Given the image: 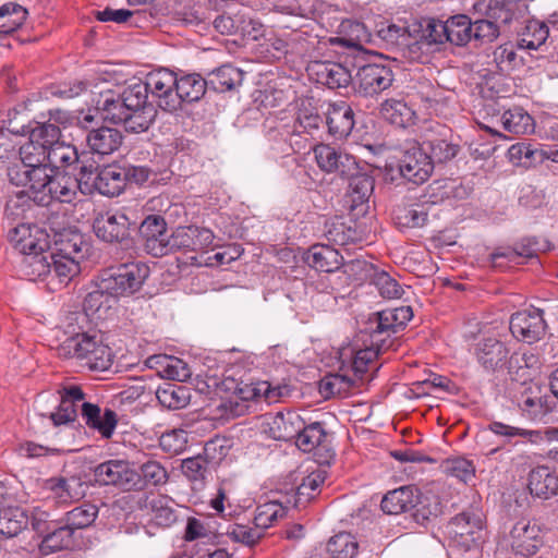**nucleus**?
Wrapping results in <instances>:
<instances>
[{"instance_id": "obj_1", "label": "nucleus", "mask_w": 558, "mask_h": 558, "mask_svg": "<svg viewBox=\"0 0 558 558\" xmlns=\"http://www.w3.org/2000/svg\"><path fill=\"white\" fill-rule=\"evenodd\" d=\"M58 125L51 122L37 123L29 132L28 142L23 144L19 153L5 166L8 181L15 186L26 187L34 179L37 182L48 171V144L56 141Z\"/></svg>"}, {"instance_id": "obj_2", "label": "nucleus", "mask_w": 558, "mask_h": 558, "mask_svg": "<svg viewBox=\"0 0 558 558\" xmlns=\"http://www.w3.org/2000/svg\"><path fill=\"white\" fill-rule=\"evenodd\" d=\"M44 177L37 182L34 179L26 185L27 190L19 191L15 199H9L5 205V211L13 214V209L24 210V206L29 199L41 206H48L51 202L72 203L77 196V182L75 179L64 172L49 168Z\"/></svg>"}, {"instance_id": "obj_3", "label": "nucleus", "mask_w": 558, "mask_h": 558, "mask_svg": "<svg viewBox=\"0 0 558 558\" xmlns=\"http://www.w3.org/2000/svg\"><path fill=\"white\" fill-rule=\"evenodd\" d=\"M57 350L60 356L75 357L90 371H107L113 362L111 349L97 333L73 332L58 345Z\"/></svg>"}, {"instance_id": "obj_4", "label": "nucleus", "mask_w": 558, "mask_h": 558, "mask_svg": "<svg viewBox=\"0 0 558 558\" xmlns=\"http://www.w3.org/2000/svg\"><path fill=\"white\" fill-rule=\"evenodd\" d=\"M149 275V268L143 263L121 264L106 270L101 276L102 288L113 295L129 296L137 292Z\"/></svg>"}, {"instance_id": "obj_5", "label": "nucleus", "mask_w": 558, "mask_h": 558, "mask_svg": "<svg viewBox=\"0 0 558 558\" xmlns=\"http://www.w3.org/2000/svg\"><path fill=\"white\" fill-rule=\"evenodd\" d=\"M119 94L128 113H131L129 131L141 133L148 130L155 119L156 110L154 106L147 101L148 94L144 84L138 81L126 87H119Z\"/></svg>"}, {"instance_id": "obj_6", "label": "nucleus", "mask_w": 558, "mask_h": 558, "mask_svg": "<svg viewBox=\"0 0 558 558\" xmlns=\"http://www.w3.org/2000/svg\"><path fill=\"white\" fill-rule=\"evenodd\" d=\"M90 94V102L102 120L109 121L113 124H123L125 130L129 131V119H131V113H128L124 105L122 104L119 87L113 86L107 80H104L102 82L94 85Z\"/></svg>"}, {"instance_id": "obj_7", "label": "nucleus", "mask_w": 558, "mask_h": 558, "mask_svg": "<svg viewBox=\"0 0 558 558\" xmlns=\"http://www.w3.org/2000/svg\"><path fill=\"white\" fill-rule=\"evenodd\" d=\"M94 481L99 486H114L125 492L142 489L138 472L126 460H108L93 470Z\"/></svg>"}, {"instance_id": "obj_8", "label": "nucleus", "mask_w": 558, "mask_h": 558, "mask_svg": "<svg viewBox=\"0 0 558 558\" xmlns=\"http://www.w3.org/2000/svg\"><path fill=\"white\" fill-rule=\"evenodd\" d=\"M400 175L413 184L420 185L428 180L434 171V165L428 153L417 142L404 145L398 159Z\"/></svg>"}, {"instance_id": "obj_9", "label": "nucleus", "mask_w": 558, "mask_h": 558, "mask_svg": "<svg viewBox=\"0 0 558 558\" xmlns=\"http://www.w3.org/2000/svg\"><path fill=\"white\" fill-rule=\"evenodd\" d=\"M177 74L168 69H158L149 72L142 82L147 94L156 100L159 108L167 112L178 111L175 92Z\"/></svg>"}, {"instance_id": "obj_10", "label": "nucleus", "mask_w": 558, "mask_h": 558, "mask_svg": "<svg viewBox=\"0 0 558 558\" xmlns=\"http://www.w3.org/2000/svg\"><path fill=\"white\" fill-rule=\"evenodd\" d=\"M448 529L459 545L471 548L477 545L483 537V513L475 508L463 511L451 519Z\"/></svg>"}, {"instance_id": "obj_11", "label": "nucleus", "mask_w": 558, "mask_h": 558, "mask_svg": "<svg viewBox=\"0 0 558 558\" xmlns=\"http://www.w3.org/2000/svg\"><path fill=\"white\" fill-rule=\"evenodd\" d=\"M217 450V442L208 441L203 453L182 460L181 471L192 483L194 489H202L205 486L213 469L218 464Z\"/></svg>"}, {"instance_id": "obj_12", "label": "nucleus", "mask_w": 558, "mask_h": 558, "mask_svg": "<svg viewBox=\"0 0 558 558\" xmlns=\"http://www.w3.org/2000/svg\"><path fill=\"white\" fill-rule=\"evenodd\" d=\"M547 329L543 311L539 308H529L514 313L510 318V331L512 335L527 343H534L541 340Z\"/></svg>"}, {"instance_id": "obj_13", "label": "nucleus", "mask_w": 558, "mask_h": 558, "mask_svg": "<svg viewBox=\"0 0 558 558\" xmlns=\"http://www.w3.org/2000/svg\"><path fill=\"white\" fill-rule=\"evenodd\" d=\"M315 159L320 170L327 173H335L340 178L356 173L359 165L355 158L327 144H319L314 148Z\"/></svg>"}, {"instance_id": "obj_14", "label": "nucleus", "mask_w": 558, "mask_h": 558, "mask_svg": "<svg viewBox=\"0 0 558 558\" xmlns=\"http://www.w3.org/2000/svg\"><path fill=\"white\" fill-rule=\"evenodd\" d=\"M428 27L434 43L449 41L457 46H464L471 40L472 21L465 14L451 16L446 22L429 24Z\"/></svg>"}, {"instance_id": "obj_15", "label": "nucleus", "mask_w": 558, "mask_h": 558, "mask_svg": "<svg viewBox=\"0 0 558 558\" xmlns=\"http://www.w3.org/2000/svg\"><path fill=\"white\" fill-rule=\"evenodd\" d=\"M509 542L517 555L530 557L543 546L542 530L538 524L527 519H521L513 524L509 532Z\"/></svg>"}, {"instance_id": "obj_16", "label": "nucleus", "mask_w": 558, "mask_h": 558, "mask_svg": "<svg viewBox=\"0 0 558 558\" xmlns=\"http://www.w3.org/2000/svg\"><path fill=\"white\" fill-rule=\"evenodd\" d=\"M8 240L23 255L50 248L48 233L32 223H19L10 229Z\"/></svg>"}, {"instance_id": "obj_17", "label": "nucleus", "mask_w": 558, "mask_h": 558, "mask_svg": "<svg viewBox=\"0 0 558 558\" xmlns=\"http://www.w3.org/2000/svg\"><path fill=\"white\" fill-rule=\"evenodd\" d=\"M392 82V71L384 64H365L357 70L355 75L356 90L365 97L378 95L389 88Z\"/></svg>"}, {"instance_id": "obj_18", "label": "nucleus", "mask_w": 558, "mask_h": 558, "mask_svg": "<svg viewBox=\"0 0 558 558\" xmlns=\"http://www.w3.org/2000/svg\"><path fill=\"white\" fill-rule=\"evenodd\" d=\"M413 316L410 306H400L395 308H386L374 313L369 317L372 344H377L381 339L378 337L383 333L390 336L402 329Z\"/></svg>"}, {"instance_id": "obj_19", "label": "nucleus", "mask_w": 558, "mask_h": 558, "mask_svg": "<svg viewBox=\"0 0 558 558\" xmlns=\"http://www.w3.org/2000/svg\"><path fill=\"white\" fill-rule=\"evenodd\" d=\"M138 231L143 246L148 254L155 257L167 255V242L170 234L161 216L150 215L146 217Z\"/></svg>"}, {"instance_id": "obj_20", "label": "nucleus", "mask_w": 558, "mask_h": 558, "mask_svg": "<svg viewBox=\"0 0 558 558\" xmlns=\"http://www.w3.org/2000/svg\"><path fill=\"white\" fill-rule=\"evenodd\" d=\"M303 418L293 411L265 415L262 428L275 440L290 441L302 430Z\"/></svg>"}, {"instance_id": "obj_21", "label": "nucleus", "mask_w": 558, "mask_h": 558, "mask_svg": "<svg viewBox=\"0 0 558 558\" xmlns=\"http://www.w3.org/2000/svg\"><path fill=\"white\" fill-rule=\"evenodd\" d=\"M129 218L122 213H105L97 216L93 229L97 238L108 243H121L129 239Z\"/></svg>"}, {"instance_id": "obj_22", "label": "nucleus", "mask_w": 558, "mask_h": 558, "mask_svg": "<svg viewBox=\"0 0 558 558\" xmlns=\"http://www.w3.org/2000/svg\"><path fill=\"white\" fill-rule=\"evenodd\" d=\"M326 124L328 132L337 140L345 138L352 132L355 120L351 106L345 101H336L328 105Z\"/></svg>"}, {"instance_id": "obj_23", "label": "nucleus", "mask_w": 558, "mask_h": 558, "mask_svg": "<svg viewBox=\"0 0 558 558\" xmlns=\"http://www.w3.org/2000/svg\"><path fill=\"white\" fill-rule=\"evenodd\" d=\"M89 251V244L82 233L74 230H64L54 236V245L50 251L52 255L61 257H73L83 260Z\"/></svg>"}, {"instance_id": "obj_24", "label": "nucleus", "mask_w": 558, "mask_h": 558, "mask_svg": "<svg viewBox=\"0 0 558 558\" xmlns=\"http://www.w3.org/2000/svg\"><path fill=\"white\" fill-rule=\"evenodd\" d=\"M310 69L316 82L330 89L347 87L352 82L350 71L341 63L314 62Z\"/></svg>"}, {"instance_id": "obj_25", "label": "nucleus", "mask_w": 558, "mask_h": 558, "mask_svg": "<svg viewBox=\"0 0 558 558\" xmlns=\"http://www.w3.org/2000/svg\"><path fill=\"white\" fill-rule=\"evenodd\" d=\"M123 142V135L118 129L101 126L90 130L86 143L93 154L108 156L117 151Z\"/></svg>"}, {"instance_id": "obj_26", "label": "nucleus", "mask_w": 558, "mask_h": 558, "mask_svg": "<svg viewBox=\"0 0 558 558\" xmlns=\"http://www.w3.org/2000/svg\"><path fill=\"white\" fill-rule=\"evenodd\" d=\"M476 357L486 371H497L507 364L509 350L504 342L495 338H486L476 345Z\"/></svg>"}, {"instance_id": "obj_27", "label": "nucleus", "mask_w": 558, "mask_h": 558, "mask_svg": "<svg viewBox=\"0 0 558 558\" xmlns=\"http://www.w3.org/2000/svg\"><path fill=\"white\" fill-rule=\"evenodd\" d=\"M74 531L62 520L47 531L38 545L40 555L48 556L74 546Z\"/></svg>"}, {"instance_id": "obj_28", "label": "nucleus", "mask_w": 558, "mask_h": 558, "mask_svg": "<svg viewBox=\"0 0 558 558\" xmlns=\"http://www.w3.org/2000/svg\"><path fill=\"white\" fill-rule=\"evenodd\" d=\"M60 393V404L57 411L50 414V418L56 426L74 422L77 417L78 403L82 404L85 398L78 386L64 387Z\"/></svg>"}, {"instance_id": "obj_29", "label": "nucleus", "mask_w": 558, "mask_h": 558, "mask_svg": "<svg viewBox=\"0 0 558 558\" xmlns=\"http://www.w3.org/2000/svg\"><path fill=\"white\" fill-rule=\"evenodd\" d=\"M527 487L533 496L548 499L558 493V476L548 466H537L529 474Z\"/></svg>"}, {"instance_id": "obj_30", "label": "nucleus", "mask_w": 558, "mask_h": 558, "mask_svg": "<svg viewBox=\"0 0 558 558\" xmlns=\"http://www.w3.org/2000/svg\"><path fill=\"white\" fill-rule=\"evenodd\" d=\"M208 84L199 74H185L177 76L175 92L178 98V110L182 102L192 104L198 101L206 93Z\"/></svg>"}, {"instance_id": "obj_31", "label": "nucleus", "mask_w": 558, "mask_h": 558, "mask_svg": "<svg viewBox=\"0 0 558 558\" xmlns=\"http://www.w3.org/2000/svg\"><path fill=\"white\" fill-rule=\"evenodd\" d=\"M342 256L339 252L329 245H313L306 253V263L316 270L332 272L342 265Z\"/></svg>"}, {"instance_id": "obj_32", "label": "nucleus", "mask_w": 558, "mask_h": 558, "mask_svg": "<svg viewBox=\"0 0 558 558\" xmlns=\"http://www.w3.org/2000/svg\"><path fill=\"white\" fill-rule=\"evenodd\" d=\"M61 130L58 126V134L54 142L48 144L47 163L48 168L58 170L60 167H70L80 161L81 156L75 146L60 140Z\"/></svg>"}, {"instance_id": "obj_33", "label": "nucleus", "mask_w": 558, "mask_h": 558, "mask_svg": "<svg viewBox=\"0 0 558 558\" xmlns=\"http://www.w3.org/2000/svg\"><path fill=\"white\" fill-rule=\"evenodd\" d=\"M125 187V173L121 166L110 165L100 169L95 192L113 197L120 195Z\"/></svg>"}, {"instance_id": "obj_34", "label": "nucleus", "mask_w": 558, "mask_h": 558, "mask_svg": "<svg viewBox=\"0 0 558 558\" xmlns=\"http://www.w3.org/2000/svg\"><path fill=\"white\" fill-rule=\"evenodd\" d=\"M416 493L417 489L412 486H402L387 493L380 502V507L384 512L389 514L411 512Z\"/></svg>"}, {"instance_id": "obj_35", "label": "nucleus", "mask_w": 558, "mask_h": 558, "mask_svg": "<svg viewBox=\"0 0 558 558\" xmlns=\"http://www.w3.org/2000/svg\"><path fill=\"white\" fill-rule=\"evenodd\" d=\"M349 180V189L347 196L350 198L351 207L355 208L368 202L374 191V179L367 173L360 171L359 165L356 166V173L353 175L344 177Z\"/></svg>"}, {"instance_id": "obj_36", "label": "nucleus", "mask_w": 558, "mask_h": 558, "mask_svg": "<svg viewBox=\"0 0 558 558\" xmlns=\"http://www.w3.org/2000/svg\"><path fill=\"white\" fill-rule=\"evenodd\" d=\"M442 512L439 497L433 494H415V501L411 509L412 519L420 525H425Z\"/></svg>"}, {"instance_id": "obj_37", "label": "nucleus", "mask_w": 558, "mask_h": 558, "mask_svg": "<svg viewBox=\"0 0 558 558\" xmlns=\"http://www.w3.org/2000/svg\"><path fill=\"white\" fill-rule=\"evenodd\" d=\"M240 398L243 400H260L264 399L267 402H276L281 397L288 395L287 386H272L268 381H257L245 384L239 388Z\"/></svg>"}, {"instance_id": "obj_38", "label": "nucleus", "mask_w": 558, "mask_h": 558, "mask_svg": "<svg viewBox=\"0 0 558 558\" xmlns=\"http://www.w3.org/2000/svg\"><path fill=\"white\" fill-rule=\"evenodd\" d=\"M159 403L170 410L185 408L191 400V390L186 386L175 383H166L156 391Z\"/></svg>"}, {"instance_id": "obj_39", "label": "nucleus", "mask_w": 558, "mask_h": 558, "mask_svg": "<svg viewBox=\"0 0 558 558\" xmlns=\"http://www.w3.org/2000/svg\"><path fill=\"white\" fill-rule=\"evenodd\" d=\"M295 445L304 452H311L314 449L326 448L328 434L319 422L305 425L303 421L302 430L296 435Z\"/></svg>"}, {"instance_id": "obj_40", "label": "nucleus", "mask_w": 558, "mask_h": 558, "mask_svg": "<svg viewBox=\"0 0 558 558\" xmlns=\"http://www.w3.org/2000/svg\"><path fill=\"white\" fill-rule=\"evenodd\" d=\"M243 82V72L232 65H222L209 74L208 86L218 93L235 89Z\"/></svg>"}, {"instance_id": "obj_41", "label": "nucleus", "mask_w": 558, "mask_h": 558, "mask_svg": "<svg viewBox=\"0 0 558 558\" xmlns=\"http://www.w3.org/2000/svg\"><path fill=\"white\" fill-rule=\"evenodd\" d=\"M46 487L51 490L61 502L80 499L83 496V483L78 477H51L47 480Z\"/></svg>"}, {"instance_id": "obj_42", "label": "nucleus", "mask_w": 558, "mask_h": 558, "mask_svg": "<svg viewBox=\"0 0 558 558\" xmlns=\"http://www.w3.org/2000/svg\"><path fill=\"white\" fill-rule=\"evenodd\" d=\"M28 522L29 518L25 509L17 506L2 508V537L7 539L19 537Z\"/></svg>"}, {"instance_id": "obj_43", "label": "nucleus", "mask_w": 558, "mask_h": 558, "mask_svg": "<svg viewBox=\"0 0 558 558\" xmlns=\"http://www.w3.org/2000/svg\"><path fill=\"white\" fill-rule=\"evenodd\" d=\"M32 120V112L26 102H22L8 110L7 119L2 120V130L5 128L9 133L14 135H29Z\"/></svg>"}, {"instance_id": "obj_44", "label": "nucleus", "mask_w": 558, "mask_h": 558, "mask_svg": "<svg viewBox=\"0 0 558 558\" xmlns=\"http://www.w3.org/2000/svg\"><path fill=\"white\" fill-rule=\"evenodd\" d=\"M501 123L506 131L513 134H529L534 131L533 118L521 107H512L501 116Z\"/></svg>"}, {"instance_id": "obj_45", "label": "nucleus", "mask_w": 558, "mask_h": 558, "mask_svg": "<svg viewBox=\"0 0 558 558\" xmlns=\"http://www.w3.org/2000/svg\"><path fill=\"white\" fill-rule=\"evenodd\" d=\"M549 35L548 26L541 21L530 20L525 23L518 41L519 48L537 50Z\"/></svg>"}, {"instance_id": "obj_46", "label": "nucleus", "mask_w": 558, "mask_h": 558, "mask_svg": "<svg viewBox=\"0 0 558 558\" xmlns=\"http://www.w3.org/2000/svg\"><path fill=\"white\" fill-rule=\"evenodd\" d=\"M116 302V298L105 291V288H102V281L100 280L97 289L90 291L85 296L83 303L85 315L81 314L80 316H82V318L86 315H98V317H101V315L110 310Z\"/></svg>"}, {"instance_id": "obj_47", "label": "nucleus", "mask_w": 558, "mask_h": 558, "mask_svg": "<svg viewBox=\"0 0 558 558\" xmlns=\"http://www.w3.org/2000/svg\"><path fill=\"white\" fill-rule=\"evenodd\" d=\"M98 515V507L90 502H84L68 511L61 519L73 531L90 526Z\"/></svg>"}, {"instance_id": "obj_48", "label": "nucleus", "mask_w": 558, "mask_h": 558, "mask_svg": "<svg viewBox=\"0 0 558 558\" xmlns=\"http://www.w3.org/2000/svg\"><path fill=\"white\" fill-rule=\"evenodd\" d=\"M51 257L52 254L48 250L28 253L24 258V266L26 275L31 276L33 280L44 279L51 276Z\"/></svg>"}, {"instance_id": "obj_49", "label": "nucleus", "mask_w": 558, "mask_h": 558, "mask_svg": "<svg viewBox=\"0 0 558 558\" xmlns=\"http://www.w3.org/2000/svg\"><path fill=\"white\" fill-rule=\"evenodd\" d=\"M357 378L351 377L345 374H329L326 375L319 384V392L325 398H330L335 395H347L353 387L356 386Z\"/></svg>"}, {"instance_id": "obj_50", "label": "nucleus", "mask_w": 558, "mask_h": 558, "mask_svg": "<svg viewBox=\"0 0 558 558\" xmlns=\"http://www.w3.org/2000/svg\"><path fill=\"white\" fill-rule=\"evenodd\" d=\"M507 157L513 166L530 168L542 162V148H532L530 144L517 143L510 146Z\"/></svg>"}, {"instance_id": "obj_51", "label": "nucleus", "mask_w": 558, "mask_h": 558, "mask_svg": "<svg viewBox=\"0 0 558 558\" xmlns=\"http://www.w3.org/2000/svg\"><path fill=\"white\" fill-rule=\"evenodd\" d=\"M77 163L80 165V169L77 174L73 177L77 182V190L84 195H90L95 192V187L97 186L100 169L93 160H85L84 155L81 156Z\"/></svg>"}, {"instance_id": "obj_52", "label": "nucleus", "mask_w": 558, "mask_h": 558, "mask_svg": "<svg viewBox=\"0 0 558 558\" xmlns=\"http://www.w3.org/2000/svg\"><path fill=\"white\" fill-rule=\"evenodd\" d=\"M27 16V10L13 2L2 4V40L3 36L8 35L17 28H20ZM2 46L11 47L10 44H4L2 41Z\"/></svg>"}, {"instance_id": "obj_53", "label": "nucleus", "mask_w": 558, "mask_h": 558, "mask_svg": "<svg viewBox=\"0 0 558 558\" xmlns=\"http://www.w3.org/2000/svg\"><path fill=\"white\" fill-rule=\"evenodd\" d=\"M380 113L391 124L405 126L411 120L413 111L404 101L391 98L381 104Z\"/></svg>"}, {"instance_id": "obj_54", "label": "nucleus", "mask_w": 558, "mask_h": 558, "mask_svg": "<svg viewBox=\"0 0 558 558\" xmlns=\"http://www.w3.org/2000/svg\"><path fill=\"white\" fill-rule=\"evenodd\" d=\"M487 428L495 435L505 437L508 441L513 437L526 438L532 444L543 441V433L541 430L524 429L497 421L490 422Z\"/></svg>"}, {"instance_id": "obj_55", "label": "nucleus", "mask_w": 558, "mask_h": 558, "mask_svg": "<svg viewBox=\"0 0 558 558\" xmlns=\"http://www.w3.org/2000/svg\"><path fill=\"white\" fill-rule=\"evenodd\" d=\"M421 145L428 153L433 165L435 162H446L454 158L459 150L458 145L452 144L445 138L438 137L424 141Z\"/></svg>"}, {"instance_id": "obj_56", "label": "nucleus", "mask_w": 558, "mask_h": 558, "mask_svg": "<svg viewBox=\"0 0 558 558\" xmlns=\"http://www.w3.org/2000/svg\"><path fill=\"white\" fill-rule=\"evenodd\" d=\"M327 549L335 558H354L359 544L353 535L342 532L329 539Z\"/></svg>"}, {"instance_id": "obj_57", "label": "nucleus", "mask_w": 558, "mask_h": 558, "mask_svg": "<svg viewBox=\"0 0 558 558\" xmlns=\"http://www.w3.org/2000/svg\"><path fill=\"white\" fill-rule=\"evenodd\" d=\"M51 280L58 279L61 284H66L74 276L80 272L81 260L73 257H61L52 255L51 257Z\"/></svg>"}, {"instance_id": "obj_58", "label": "nucleus", "mask_w": 558, "mask_h": 558, "mask_svg": "<svg viewBox=\"0 0 558 558\" xmlns=\"http://www.w3.org/2000/svg\"><path fill=\"white\" fill-rule=\"evenodd\" d=\"M171 501L165 496H159L150 501L153 521L156 525L169 527L177 521V513Z\"/></svg>"}, {"instance_id": "obj_59", "label": "nucleus", "mask_w": 558, "mask_h": 558, "mask_svg": "<svg viewBox=\"0 0 558 558\" xmlns=\"http://www.w3.org/2000/svg\"><path fill=\"white\" fill-rule=\"evenodd\" d=\"M142 481V488L144 486H159L168 481V472L166 468L156 460H148L143 463L138 472Z\"/></svg>"}, {"instance_id": "obj_60", "label": "nucleus", "mask_w": 558, "mask_h": 558, "mask_svg": "<svg viewBox=\"0 0 558 558\" xmlns=\"http://www.w3.org/2000/svg\"><path fill=\"white\" fill-rule=\"evenodd\" d=\"M515 61L514 46L510 43L498 46L492 53V63L495 64L496 71L501 74L510 73L515 68Z\"/></svg>"}, {"instance_id": "obj_61", "label": "nucleus", "mask_w": 558, "mask_h": 558, "mask_svg": "<svg viewBox=\"0 0 558 558\" xmlns=\"http://www.w3.org/2000/svg\"><path fill=\"white\" fill-rule=\"evenodd\" d=\"M325 236L333 244L347 245L356 240V232L347 227L343 221L332 220L325 225Z\"/></svg>"}, {"instance_id": "obj_62", "label": "nucleus", "mask_w": 558, "mask_h": 558, "mask_svg": "<svg viewBox=\"0 0 558 558\" xmlns=\"http://www.w3.org/2000/svg\"><path fill=\"white\" fill-rule=\"evenodd\" d=\"M295 122L304 132L311 133L320 126L323 119L310 100H302L298 108Z\"/></svg>"}, {"instance_id": "obj_63", "label": "nucleus", "mask_w": 558, "mask_h": 558, "mask_svg": "<svg viewBox=\"0 0 558 558\" xmlns=\"http://www.w3.org/2000/svg\"><path fill=\"white\" fill-rule=\"evenodd\" d=\"M286 513V509L278 502H267L257 508V512L254 518V524L256 529H259L263 533L264 530L272 525L278 518H282Z\"/></svg>"}, {"instance_id": "obj_64", "label": "nucleus", "mask_w": 558, "mask_h": 558, "mask_svg": "<svg viewBox=\"0 0 558 558\" xmlns=\"http://www.w3.org/2000/svg\"><path fill=\"white\" fill-rule=\"evenodd\" d=\"M157 359L163 367L162 373L166 377L177 381H185L192 376L190 367L182 360L167 355Z\"/></svg>"}]
</instances>
